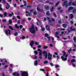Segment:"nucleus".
Here are the masks:
<instances>
[{
    "label": "nucleus",
    "mask_w": 76,
    "mask_h": 76,
    "mask_svg": "<svg viewBox=\"0 0 76 76\" xmlns=\"http://www.w3.org/2000/svg\"><path fill=\"white\" fill-rule=\"evenodd\" d=\"M30 32L32 34H34L36 33V31L35 29L34 26H32L30 28Z\"/></svg>",
    "instance_id": "nucleus-1"
},
{
    "label": "nucleus",
    "mask_w": 76,
    "mask_h": 76,
    "mask_svg": "<svg viewBox=\"0 0 76 76\" xmlns=\"http://www.w3.org/2000/svg\"><path fill=\"white\" fill-rule=\"evenodd\" d=\"M11 32V31L10 29H8V30H7L5 32V34L7 36H8V35H10Z\"/></svg>",
    "instance_id": "nucleus-2"
},
{
    "label": "nucleus",
    "mask_w": 76,
    "mask_h": 76,
    "mask_svg": "<svg viewBox=\"0 0 76 76\" xmlns=\"http://www.w3.org/2000/svg\"><path fill=\"white\" fill-rule=\"evenodd\" d=\"M22 76H28V73L26 72H24L22 73Z\"/></svg>",
    "instance_id": "nucleus-3"
},
{
    "label": "nucleus",
    "mask_w": 76,
    "mask_h": 76,
    "mask_svg": "<svg viewBox=\"0 0 76 76\" xmlns=\"http://www.w3.org/2000/svg\"><path fill=\"white\" fill-rule=\"evenodd\" d=\"M51 57H52V54H51L50 52H49L48 54V59H49V60H50L52 59Z\"/></svg>",
    "instance_id": "nucleus-4"
},
{
    "label": "nucleus",
    "mask_w": 76,
    "mask_h": 76,
    "mask_svg": "<svg viewBox=\"0 0 76 76\" xmlns=\"http://www.w3.org/2000/svg\"><path fill=\"white\" fill-rule=\"evenodd\" d=\"M43 54H44V55L45 56V59H46L48 57L47 52L44 51L43 52Z\"/></svg>",
    "instance_id": "nucleus-5"
},
{
    "label": "nucleus",
    "mask_w": 76,
    "mask_h": 76,
    "mask_svg": "<svg viewBox=\"0 0 76 76\" xmlns=\"http://www.w3.org/2000/svg\"><path fill=\"white\" fill-rule=\"evenodd\" d=\"M67 0H66V1H64L63 4V6H64L65 5H66V6H65V7H67L68 6V5H67Z\"/></svg>",
    "instance_id": "nucleus-6"
},
{
    "label": "nucleus",
    "mask_w": 76,
    "mask_h": 76,
    "mask_svg": "<svg viewBox=\"0 0 76 76\" xmlns=\"http://www.w3.org/2000/svg\"><path fill=\"white\" fill-rule=\"evenodd\" d=\"M37 50L40 51L39 52V56H41L42 55V50H41L40 49H38Z\"/></svg>",
    "instance_id": "nucleus-7"
},
{
    "label": "nucleus",
    "mask_w": 76,
    "mask_h": 76,
    "mask_svg": "<svg viewBox=\"0 0 76 76\" xmlns=\"http://www.w3.org/2000/svg\"><path fill=\"white\" fill-rule=\"evenodd\" d=\"M34 43V42L33 41H31L30 43V45L31 46V48H33V45Z\"/></svg>",
    "instance_id": "nucleus-8"
},
{
    "label": "nucleus",
    "mask_w": 76,
    "mask_h": 76,
    "mask_svg": "<svg viewBox=\"0 0 76 76\" xmlns=\"http://www.w3.org/2000/svg\"><path fill=\"white\" fill-rule=\"evenodd\" d=\"M13 75L14 76H20V74L19 73L16 72H13Z\"/></svg>",
    "instance_id": "nucleus-9"
},
{
    "label": "nucleus",
    "mask_w": 76,
    "mask_h": 76,
    "mask_svg": "<svg viewBox=\"0 0 76 76\" xmlns=\"http://www.w3.org/2000/svg\"><path fill=\"white\" fill-rule=\"evenodd\" d=\"M74 9V7H73V6H70V7H69L68 10V11H70V10H71Z\"/></svg>",
    "instance_id": "nucleus-10"
},
{
    "label": "nucleus",
    "mask_w": 76,
    "mask_h": 76,
    "mask_svg": "<svg viewBox=\"0 0 76 76\" xmlns=\"http://www.w3.org/2000/svg\"><path fill=\"white\" fill-rule=\"evenodd\" d=\"M7 5L6 7V8L7 9H9L10 6V4H9V3H7Z\"/></svg>",
    "instance_id": "nucleus-11"
},
{
    "label": "nucleus",
    "mask_w": 76,
    "mask_h": 76,
    "mask_svg": "<svg viewBox=\"0 0 76 76\" xmlns=\"http://www.w3.org/2000/svg\"><path fill=\"white\" fill-rule=\"evenodd\" d=\"M34 65L36 66H37L38 65V61L37 60H36L34 61Z\"/></svg>",
    "instance_id": "nucleus-12"
},
{
    "label": "nucleus",
    "mask_w": 76,
    "mask_h": 76,
    "mask_svg": "<svg viewBox=\"0 0 76 76\" xmlns=\"http://www.w3.org/2000/svg\"><path fill=\"white\" fill-rule=\"evenodd\" d=\"M45 27L46 28V30L47 31H49L50 30V28H49V26H48V25H46V26Z\"/></svg>",
    "instance_id": "nucleus-13"
},
{
    "label": "nucleus",
    "mask_w": 76,
    "mask_h": 76,
    "mask_svg": "<svg viewBox=\"0 0 76 76\" xmlns=\"http://www.w3.org/2000/svg\"><path fill=\"white\" fill-rule=\"evenodd\" d=\"M75 13H76V9H74L72 11V13L75 14Z\"/></svg>",
    "instance_id": "nucleus-14"
},
{
    "label": "nucleus",
    "mask_w": 76,
    "mask_h": 76,
    "mask_svg": "<svg viewBox=\"0 0 76 76\" xmlns=\"http://www.w3.org/2000/svg\"><path fill=\"white\" fill-rule=\"evenodd\" d=\"M45 7L47 10H49L50 9V7L48 6H45Z\"/></svg>",
    "instance_id": "nucleus-15"
},
{
    "label": "nucleus",
    "mask_w": 76,
    "mask_h": 76,
    "mask_svg": "<svg viewBox=\"0 0 76 76\" xmlns=\"http://www.w3.org/2000/svg\"><path fill=\"white\" fill-rule=\"evenodd\" d=\"M69 15L70 16L71 18L70 19H72L73 18L74 16L73 14H69Z\"/></svg>",
    "instance_id": "nucleus-16"
},
{
    "label": "nucleus",
    "mask_w": 76,
    "mask_h": 76,
    "mask_svg": "<svg viewBox=\"0 0 76 76\" xmlns=\"http://www.w3.org/2000/svg\"><path fill=\"white\" fill-rule=\"evenodd\" d=\"M68 56V54H66V56H65V57L66 58H64V59H63V60H64V61H67V57Z\"/></svg>",
    "instance_id": "nucleus-17"
},
{
    "label": "nucleus",
    "mask_w": 76,
    "mask_h": 76,
    "mask_svg": "<svg viewBox=\"0 0 76 76\" xmlns=\"http://www.w3.org/2000/svg\"><path fill=\"white\" fill-rule=\"evenodd\" d=\"M48 20H49V21L50 22H51V20L50 19V18H49V17H47V18Z\"/></svg>",
    "instance_id": "nucleus-18"
},
{
    "label": "nucleus",
    "mask_w": 76,
    "mask_h": 76,
    "mask_svg": "<svg viewBox=\"0 0 76 76\" xmlns=\"http://www.w3.org/2000/svg\"><path fill=\"white\" fill-rule=\"evenodd\" d=\"M73 27L72 26H71L70 27V29L71 30V31H75V29H72Z\"/></svg>",
    "instance_id": "nucleus-19"
},
{
    "label": "nucleus",
    "mask_w": 76,
    "mask_h": 76,
    "mask_svg": "<svg viewBox=\"0 0 76 76\" xmlns=\"http://www.w3.org/2000/svg\"><path fill=\"white\" fill-rule=\"evenodd\" d=\"M13 15H14V13L13 12H12V14L11 13L9 14V16L11 17L12 16H13Z\"/></svg>",
    "instance_id": "nucleus-20"
},
{
    "label": "nucleus",
    "mask_w": 76,
    "mask_h": 76,
    "mask_svg": "<svg viewBox=\"0 0 76 76\" xmlns=\"http://www.w3.org/2000/svg\"><path fill=\"white\" fill-rule=\"evenodd\" d=\"M60 1H58V2L57 3H56L55 5V6L56 7V6H57L58 5Z\"/></svg>",
    "instance_id": "nucleus-21"
},
{
    "label": "nucleus",
    "mask_w": 76,
    "mask_h": 76,
    "mask_svg": "<svg viewBox=\"0 0 76 76\" xmlns=\"http://www.w3.org/2000/svg\"><path fill=\"white\" fill-rule=\"evenodd\" d=\"M15 26L16 28H17L18 29H19V26H18L17 24H15Z\"/></svg>",
    "instance_id": "nucleus-22"
},
{
    "label": "nucleus",
    "mask_w": 76,
    "mask_h": 76,
    "mask_svg": "<svg viewBox=\"0 0 76 76\" xmlns=\"http://www.w3.org/2000/svg\"><path fill=\"white\" fill-rule=\"evenodd\" d=\"M48 61L47 60L45 61L44 62V64H48Z\"/></svg>",
    "instance_id": "nucleus-23"
},
{
    "label": "nucleus",
    "mask_w": 76,
    "mask_h": 76,
    "mask_svg": "<svg viewBox=\"0 0 76 76\" xmlns=\"http://www.w3.org/2000/svg\"><path fill=\"white\" fill-rule=\"evenodd\" d=\"M37 25H39L41 24V22L39 21H38V22H37Z\"/></svg>",
    "instance_id": "nucleus-24"
},
{
    "label": "nucleus",
    "mask_w": 76,
    "mask_h": 76,
    "mask_svg": "<svg viewBox=\"0 0 76 76\" xmlns=\"http://www.w3.org/2000/svg\"><path fill=\"white\" fill-rule=\"evenodd\" d=\"M34 52L35 55H37L38 53V52L37 50H34Z\"/></svg>",
    "instance_id": "nucleus-25"
},
{
    "label": "nucleus",
    "mask_w": 76,
    "mask_h": 76,
    "mask_svg": "<svg viewBox=\"0 0 76 76\" xmlns=\"http://www.w3.org/2000/svg\"><path fill=\"white\" fill-rule=\"evenodd\" d=\"M67 25H66V24H63V26L64 27V28H66V26H67Z\"/></svg>",
    "instance_id": "nucleus-26"
},
{
    "label": "nucleus",
    "mask_w": 76,
    "mask_h": 76,
    "mask_svg": "<svg viewBox=\"0 0 76 76\" xmlns=\"http://www.w3.org/2000/svg\"><path fill=\"white\" fill-rule=\"evenodd\" d=\"M7 20L6 19H3L2 20V21L3 22H7Z\"/></svg>",
    "instance_id": "nucleus-27"
},
{
    "label": "nucleus",
    "mask_w": 76,
    "mask_h": 76,
    "mask_svg": "<svg viewBox=\"0 0 76 76\" xmlns=\"http://www.w3.org/2000/svg\"><path fill=\"white\" fill-rule=\"evenodd\" d=\"M68 5L69 6H71V5H72V1H70L68 4Z\"/></svg>",
    "instance_id": "nucleus-28"
},
{
    "label": "nucleus",
    "mask_w": 76,
    "mask_h": 76,
    "mask_svg": "<svg viewBox=\"0 0 76 76\" xmlns=\"http://www.w3.org/2000/svg\"><path fill=\"white\" fill-rule=\"evenodd\" d=\"M63 53H64L63 55V56H65L66 54V53L65 52V51H63Z\"/></svg>",
    "instance_id": "nucleus-29"
},
{
    "label": "nucleus",
    "mask_w": 76,
    "mask_h": 76,
    "mask_svg": "<svg viewBox=\"0 0 76 76\" xmlns=\"http://www.w3.org/2000/svg\"><path fill=\"white\" fill-rule=\"evenodd\" d=\"M72 49H71V48H70L69 50H68V53H70L71 51H72Z\"/></svg>",
    "instance_id": "nucleus-30"
},
{
    "label": "nucleus",
    "mask_w": 76,
    "mask_h": 76,
    "mask_svg": "<svg viewBox=\"0 0 76 76\" xmlns=\"http://www.w3.org/2000/svg\"><path fill=\"white\" fill-rule=\"evenodd\" d=\"M58 32H56V34H55V37H57V35H58Z\"/></svg>",
    "instance_id": "nucleus-31"
},
{
    "label": "nucleus",
    "mask_w": 76,
    "mask_h": 76,
    "mask_svg": "<svg viewBox=\"0 0 76 76\" xmlns=\"http://www.w3.org/2000/svg\"><path fill=\"white\" fill-rule=\"evenodd\" d=\"M49 12H49V11H48L46 12V15H49L50 14L49 13Z\"/></svg>",
    "instance_id": "nucleus-32"
},
{
    "label": "nucleus",
    "mask_w": 76,
    "mask_h": 76,
    "mask_svg": "<svg viewBox=\"0 0 76 76\" xmlns=\"http://www.w3.org/2000/svg\"><path fill=\"white\" fill-rule=\"evenodd\" d=\"M20 39H24L25 38V36H23L22 37H20Z\"/></svg>",
    "instance_id": "nucleus-33"
},
{
    "label": "nucleus",
    "mask_w": 76,
    "mask_h": 76,
    "mask_svg": "<svg viewBox=\"0 0 76 76\" xmlns=\"http://www.w3.org/2000/svg\"><path fill=\"white\" fill-rule=\"evenodd\" d=\"M35 44L36 45H39V43L38 42H36L35 43Z\"/></svg>",
    "instance_id": "nucleus-34"
},
{
    "label": "nucleus",
    "mask_w": 76,
    "mask_h": 76,
    "mask_svg": "<svg viewBox=\"0 0 76 76\" xmlns=\"http://www.w3.org/2000/svg\"><path fill=\"white\" fill-rule=\"evenodd\" d=\"M76 61V59H73L71 60V62H75Z\"/></svg>",
    "instance_id": "nucleus-35"
},
{
    "label": "nucleus",
    "mask_w": 76,
    "mask_h": 76,
    "mask_svg": "<svg viewBox=\"0 0 76 76\" xmlns=\"http://www.w3.org/2000/svg\"><path fill=\"white\" fill-rule=\"evenodd\" d=\"M9 28L11 29L12 30H13V28H12V26H9Z\"/></svg>",
    "instance_id": "nucleus-36"
},
{
    "label": "nucleus",
    "mask_w": 76,
    "mask_h": 76,
    "mask_svg": "<svg viewBox=\"0 0 76 76\" xmlns=\"http://www.w3.org/2000/svg\"><path fill=\"white\" fill-rule=\"evenodd\" d=\"M9 23H10V24H11V23H12V22L11 20L10 19L9 20Z\"/></svg>",
    "instance_id": "nucleus-37"
},
{
    "label": "nucleus",
    "mask_w": 76,
    "mask_h": 76,
    "mask_svg": "<svg viewBox=\"0 0 76 76\" xmlns=\"http://www.w3.org/2000/svg\"><path fill=\"white\" fill-rule=\"evenodd\" d=\"M7 12H4V14L5 16H7Z\"/></svg>",
    "instance_id": "nucleus-38"
},
{
    "label": "nucleus",
    "mask_w": 76,
    "mask_h": 76,
    "mask_svg": "<svg viewBox=\"0 0 76 76\" xmlns=\"http://www.w3.org/2000/svg\"><path fill=\"white\" fill-rule=\"evenodd\" d=\"M61 58L62 59V61H65V60H63V59H65V58H64V57L63 56H61Z\"/></svg>",
    "instance_id": "nucleus-39"
},
{
    "label": "nucleus",
    "mask_w": 76,
    "mask_h": 76,
    "mask_svg": "<svg viewBox=\"0 0 76 76\" xmlns=\"http://www.w3.org/2000/svg\"><path fill=\"white\" fill-rule=\"evenodd\" d=\"M53 10H54V7H52L51 8V9L50 10L51 12H53Z\"/></svg>",
    "instance_id": "nucleus-40"
},
{
    "label": "nucleus",
    "mask_w": 76,
    "mask_h": 76,
    "mask_svg": "<svg viewBox=\"0 0 76 76\" xmlns=\"http://www.w3.org/2000/svg\"><path fill=\"white\" fill-rule=\"evenodd\" d=\"M43 48H44V49H47V48H48V46H44Z\"/></svg>",
    "instance_id": "nucleus-41"
},
{
    "label": "nucleus",
    "mask_w": 76,
    "mask_h": 76,
    "mask_svg": "<svg viewBox=\"0 0 76 76\" xmlns=\"http://www.w3.org/2000/svg\"><path fill=\"white\" fill-rule=\"evenodd\" d=\"M18 34V32H16L15 33V34H14V35H15V36H17V35Z\"/></svg>",
    "instance_id": "nucleus-42"
},
{
    "label": "nucleus",
    "mask_w": 76,
    "mask_h": 76,
    "mask_svg": "<svg viewBox=\"0 0 76 76\" xmlns=\"http://www.w3.org/2000/svg\"><path fill=\"white\" fill-rule=\"evenodd\" d=\"M17 18L18 19H20V17L19 16H17Z\"/></svg>",
    "instance_id": "nucleus-43"
},
{
    "label": "nucleus",
    "mask_w": 76,
    "mask_h": 76,
    "mask_svg": "<svg viewBox=\"0 0 76 76\" xmlns=\"http://www.w3.org/2000/svg\"><path fill=\"white\" fill-rule=\"evenodd\" d=\"M67 30L68 31V33L69 32H71V31L70 30H69V28H68L67 29Z\"/></svg>",
    "instance_id": "nucleus-44"
},
{
    "label": "nucleus",
    "mask_w": 76,
    "mask_h": 76,
    "mask_svg": "<svg viewBox=\"0 0 76 76\" xmlns=\"http://www.w3.org/2000/svg\"><path fill=\"white\" fill-rule=\"evenodd\" d=\"M59 67V65H56V68H57Z\"/></svg>",
    "instance_id": "nucleus-45"
},
{
    "label": "nucleus",
    "mask_w": 76,
    "mask_h": 76,
    "mask_svg": "<svg viewBox=\"0 0 76 76\" xmlns=\"http://www.w3.org/2000/svg\"><path fill=\"white\" fill-rule=\"evenodd\" d=\"M0 17H1V18H3V16L2 14L0 13Z\"/></svg>",
    "instance_id": "nucleus-46"
},
{
    "label": "nucleus",
    "mask_w": 76,
    "mask_h": 76,
    "mask_svg": "<svg viewBox=\"0 0 76 76\" xmlns=\"http://www.w3.org/2000/svg\"><path fill=\"white\" fill-rule=\"evenodd\" d=\"M19 27L20 29H21L23 27V25H20Z\"/></svg>",
    "instance_id": "nucleus-47"
},
{
    "label": "nucleus",
    "mask_w": 76,
    "mask_h": 76,
    "mask_svg": "<svg viewBox=\"0 0 76 76\" xmlns=\"http://www.w3.org/2000/svg\"><path fill=\"white\" fill-rule=\"evenodd\" d=\"M73 40L74 42H76V37H74L73 38Z\"/></svg>",
    "instance_id": "nucleus-48"
},
{
    "label": "nucleus",
    "mask_w": 76,
    "mask_h": 76,
    "mask_svg": "<svg viewBox=\"0 0 76 76\" xmlns=\"http://www.w3.org/2000/svg\"><path fill=\"white\" fill-rule=\"evenodd\" d=\"M37 10L38 11H40V9L39 8V7H37Z\"/></svg>",
    "instance_id": "nucleus-49"
},
{
    "label": "nucleus",
    "mask_w": 76,
    "mask_h": 76,
    "mask_svg": "<svg viewBox=\"0 0 76 76\" xmlns=\"http://www.w3.org/2000/svg\"><path fill=\"white\" fill-rule=\"evenodd\" d=\"M3 10V9H2V8L1 6V7H0V11H2V10Z\"/></svg>",
    "instance_id": "nucleus-50"
},
{
    "label": "nucleus",
    "mask_w": 76,
    "mask_h": 76,
    "mask_svg": "<svg viewBox=\"0 0 76 76\" xmlns=\"http://www.w3.org/2000/svg\"><path fill=\"white\" fill-rule=\"evenodd\" d=\"M56 57L57 58V59H59L60 56L57 55L56 56Z\"/></svg>",
    "instance_id": "nucleus-51"
},
{
    "label": "nucleus",
    "mask_w": 76,
    "mask_h": 76,
    "mask_svg": "<svg viewBox=\"0 0 76 76\" xmlns=\"http://www.w3.org/2000/svg\"><path fill=\"white\" fill-rule=\"evenodd\" d=\"M48 34H45V37H48Z\"/></svg>",
    "instance_id": "nucleus-52"
},
{
    "label": "nucleus",
    "mask_w": 76,
    "mask_h": 76,
    "mask_svg": "<svg viewBox=\"0 0 76 76\" xmlns=\"http://www.w3.org/2000/svg\"><path fill=\"white\" fill-rule=\"evenodd\" d=\"M54 53L55 55H58V53L57 52H55Z\"/></svg>",
    "instance_id": "nucleus-53"
},
{
    "label": "nucleus",
    "mask_w": 76,
    "mask_h": 76,
    "mask_svg": "<svg viewBox=\"0 0 76 76\" xmlns=\"http://www.w3.org/2000/svg\"><path fill=\"white\" fill-rule=\"evenodd\" d=\"M61 31H65V28H63V29L62 28H61Z\"/></svg>",
    "instance_id": "nucleus-54"
},
{
    "label": "nucleus",
    "mask_w": 76,
    "mask_h": 76,
    "mask_svg": "<svg viewBox=\"0 0 76 76\" xmlns=\"http://www.w3.org/2000/svg\"><path fill=\"white\" fill-rule=\"evenodd\" d=\"M72 66H74V67H75V64H73V63L72 64Z\"/></svg>",
    "instance_id": "nucleus-55"
},
{
    "label": "nucleus",
    "mask_w": 76,
    "mask_h": 76,
    "mask_svg": "<svg viewBox=\"0 0 76 76\" xmlns=\"http://www.w3.org/2000/svg\"><path fill=\"white\" fill-rule=\"evenodd\" d=\"M50 65H51L52 66H53V63H50Z\"/></svg>",
    "instance_id": "nucleus-56"
},
{
    "label": "nucleus",
    "mask_w": 76,
    "mask_h": 76,
    "mask_svg": "<svg viewBox=\"0 0 76 76\" xmlns=\"http://www.w3.org/2000/svg\"><path fill=\"white\" fill-rule=\"evenodd\" d=\"M73 23H74L73 22H72V21H70V24L71 25H72V24H73Z\"/></svg>",
    "instance_id": "nucleus-57"
},
{
    "label": "nucleus",
    "mask_w": 76,
    "mask_h": 76,
    "mask_svg": "<svg viewBox=\"0 0 76 76\" xmlns=\"http://www.w3.org/2000/svg\"><path fill=\"white\" fill-rule=\"evenodd\" d=\"M41 47V45H39L38 46V48H39H39H40Z\"/></svg>",
    "instance_id": "nucleus-58"
},
{
    "label": "nucleus",
    "mask_w": 76,
    "mask_h": 76,
    "mask_svg": "<svg viewBox=\"0 0 76 76\" xmlns=\"http://www.w3.org/2000/svg\"><path fill=\"white\" fill-rule=\"evenodd\" d=\"M65 33L67 35H69V33L68 32H67L66 31V32H65Z\"/></svg>",
    "instance_id": "nucleus-59"
},
{
    "label": "nucleus",
    "mask_w": 76,
    "mask_h": 76,
    "mask_svg": "<svg viewBox=\"0 0 76 76\" xmlns=\"http://www.w3.org/2000/svg\"><path fill=\"white\" fill-rule=\"evenodd\" d=\"M40 71H45V70L44 69H40Z\"/></svg>",
    "instance_id": "nucleus-60"
},
{
    "label": "nucleus",
    "mask_w": 76,
    "mask_h": 76,
    "mask_svg": "<svg viewBox=\"0 0 76 76\" xmlns=\"http://www.w3.org/2000/svg\"><path fill=\"white\" fill-rule=\"evenodd\" d=\"M42 31H45V28H42Z\"/></svg>",
    "instance_id": "nucleus-61"
},
{
    "label": "nucleus",
    "mask_w": 76,
    "mask_h": 76,
    "mask_svg": "<svg viewBox=\"0 0 76 76\" xmlns=\"http://www.w3.org/2000/svg\"><path fill=\"white\" fill-rule=\"evenodd\" d=\"M34 15H36L37 14L36 12H34Z\"/></svg>",
    "instance_id": "nucleus-62"
},
{
    "label": "nucleus",
    "mask_w": 76,
    "mask_h": 76,
    "mask_svg": "<svg viewBox=\"0 0 76 76\" xmlns=\"http://www.w3.org/2000/svg\"><path fill=\"white\" fill-rule=\"evenodd\" d=\"M52 21H55V19H54L53 18H52Z\"/></svg>",
    "instance_id": "nucleus-63"
},
{
    "label": "nucleus",
    "mask_w": 76,
    "mask_h": 76,
    "mask_svg": "<svg viewBox=\"0 0 76 76\" xmlns=\"http://www.w3.org/2000/svg\"><path fill=\"white\" fill-rule=\"evenodd\" d=\"M46 76H49L48 72L47 73Z\"/></svg>",
    "instance_id": "nucleus-64"
}]
</instances>
